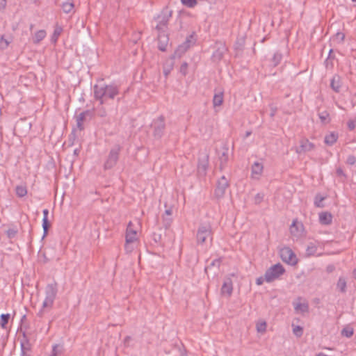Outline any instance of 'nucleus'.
Returning a JSON list of instances; mask_svg holds the SVG:
<instances>
[{"mask_svg":"<svg viewBox=\"0 0 356 356\" xmlns=\"http://www.w3.org/2000/svg\"><path fill=\"white\" fill-rule=\"evenodd\" d=\"M325 199V196H322L321 194H316L314 197V202L315 207L318 208H323L325 205L323 203V202L324 201Z\"/></svg>","mask_w":356,"mask_h":356,"instance_id":"c756f323","label":"nucleus"},{"mask_svg":"<svg viewBox=\"0 0 356 356\" xmlns=\"http://www.w3.org/2000/svg\"><path fill=\"white\" fill-rule=\"evenodd\" d=\"M80 153V149L76 148L74 150V155L78 156Z\"/></svg>","mask_w":356,"mask_h":356,"instance_id":"0e129e2a","label":"nucleus"},{"mask_svg":"<svg viewBox=\"0 0 356 356\" xmlns=\"http://www.w3.org/2000/svg\"><path fill=\"white\" fill-rule=\"evenodd\" d=\"M293 305L296 312L298 314H304L309 311V305L307 302H296Z\"/></svg>","mask_w":356,"mask_h":356,"instance_id":"a211bd4d","label":"nucleus"},{"mask_svg":"<svg viewBox=\"0 0 356 356\" xmlns=\"http://www.w3.org/2000/svg\"><path fill=\"white\" fill-rule=\"evenodd\" d=\"M353 334L354 329L349 325L344 327L341 330V335L347 338L351 337L353 335Z\"/></svg>","mask_w":356,"mask_h":356,"instance_id":"473e14b6","label":"nucleus"},{"mask_svg":"<svg viewBox=\"0 0 356 356\" xmlns=\"http://www.w3.org/2000/svg\"><path fill=\"white\" fill-rule=\"evenodd\" d=\"M356 162V157L353 155H349L346 159V163L353 165Z\"/></svg>","mask_w":356,"mask_h":356,"instance_id":"8fccbe9b","label":"nucleus"},{"mask_svg":"<svg viewBox=\"0 0 356 356\" xmlns=\"http://www.w3.org/2000/svg\"><path fill=\"white\" fill-rule=\"evenodd\" d=\"M345 39V34L341 32H337L332 38V42L336 44H342Z\"/></svg>","mask_w":356,"mask_h":356,"instance_id":"2f4dec72","label":"nucleus"},{"mask_svg":"<svg viewBox=\"0 0 356 356\" xmlns=\"http://www.w3.org/2000/svg\"><path fill=\"white\" fill-rule=\"evenodd\" d=\"M347 282L344 277H339L337 282V289L341 293L346 292Z\"/></svg>","mask_w":356,"mask_h":356,"instance_id":"b1692460","label":"nucleus"},{"mask_svg":"<svg viewBox=\"0 0 356 356\" xmlns=\"http://www.w3.org/2000/svg\"><path fill=\"white\" fill-rule=\"evenodd\" d=\"M276 113H277V108L273 106H270V118H273L275 115Z\"/></svg>","mask_w":356,"mask_h":356,"instance_id":"4d7b16f0","label":"nucleus"},{"mask_svg":"<svg viewBox=\"0 0 356 356\" xmlns=\"http://www.w3.org/2000/svg\"><path fill=\"white\" fill-rule=\"evenodd\" d=\"M80 113L81 114H83V117L84 118H86L87 116L91 118L92 116V115H93V111L87 110V111H85L81 112Z\"/></svg>","mask_w":356,"mask_h":356,"instance_id":"5fc2aeb1","label":"nucleus"},{"mask_svg":"<svg viewBox=\"0 0 356 356\" xmlns=\"http://www.w3.org/2000/svg\"><path fill=\"white\" fill-rule=\"evenodd\" d=\"M17 234V231L14 229H9L7 230V235L9 238H14Z\"/></svg>","mask_w":356,"mask_h":356,"instance_id":"603ef678","label":"nucleus"},{"mask_svg":"<svg viewBox=\"0 0 356 356\" xmlns=\"http://www.w3.org/2000/svg\"><path fill=\"white\" fill-rule=\"evenodd\" d=\"M317 356H327V355L325 354H323V353H319Z\"/></svg>","mask_w":356,"mask_h":356,"instance_id":"338daca9","label":"nucleus"},{"mask_svg":"<svg viewBox=\"0 0 356 356\" xmlns=\"http://www.w3.org/2000/svg\"><path fill=\"white\" fill-rule=\"evenodd\" d=\"M353 275L355 278L356 279V269L353 271Z\"/></svg>","mask_w":356,"mask_h":356,"instance_id":"774afa93","label":"nucleus"},{"mask_svg":"<svg viewBox=\"0 0 356 356\" xmlns=\"http://www.w3.org/2000/svg\"><path fill=\"white\" fill-rule=\"evenodd\" d=\"M348 127L350 130H353L355 128V121L349 120L348 122Z\"/></svg>","mask_w":356,"mask_h":356,"instance_id":"6e6d98bb","label":"nucleus"},{"mask_svg":"<svg viewBox=\"0 0 356 356\" xmlns=\"http://www.w3.org/2000/svg\"><path fill=\"white\" fill-rule=\"evenodd\" d=\"M226 48L225 47L218 48L212 55V58L215 61L220 60L224 55Z\"/></svg>","mask_w":356,"mask_h":356,"instance_id":"a878e982","label":"nucleus"},{"mask_svg":"<svg viewBox=\"0 0 356 356\" xmlns=\"http://www.w3.org/2000/svg\"><path fill=\"white\" fill-rule=\"evenodd\" d=\"M290 230L292 234L300 236L303 231V225L294 220L291 225Z\"/></svg>","mask_w":356,"mask_h":356,"instance_id":"f3484780","label":"nucleus"},{"mask_svg":"<svg viewBox=\"0 0 356 356\" xmlns=\"http://www.w3.org/2000/svg\"><path fill=\"white\" fill-rule=\"evenodd\" d=\"M9 42L3 36H1L0 40V47L4 49L7 48Z\"/></svg>","mask_w":356,"mask_h":356,"instance_id":"de8ad7c7","label":"nucleus"},{"mask_svg":"<svg viewBox=\"0 0 356 356\" xmlns=\"http://www.w3.org/2000/svg\"><path fill=\"white\" fill-rule=\"evenodd\" d=\"M233 290V284L231 278L227 277L224 280L223 284L221 288V293L223 295L230 296Z\"/></svg>","mask_w":356,"mask_h":356,"instance_id":"4468645a","label":"nucleus"},{"mask_svg":"<svg viewBox=\"0 0 356 356\" xmlns=\"http://www.w3.org/2000/svg\"><path fill=\"white\" fill-rule=\"evenodd\" d=\"M136 240L137 232L133 229V223L130 221L127 227L125 249L131 252L133 250L131 244Z\"/></svg>","mask_w":356,"mask_h":356,"instance_id":"6e6552de","label":"nucleus"},{"mask_svg":"<svg viewBox=\"0 0 356 356\" xmlns=\"http://www.w3.org/2000/svg\"><path fill=\"white\" fill-rule=\"evenodd\" d=\"M76 129H73L70 135L69 136V142L70 145H73L74 144V141L76 140V136L75 134Z\"/></svg>","mask_w":356,"mask_h":356,"instance_id":"49530a36","label":"nucleus"},{"mask_svg":"<svg viewBox=\"0 0 356 356\" xmlns=\"http://www.w3.org/2000/svg\"><path fill=\"white\" fill-rule=\"evenodd\" d=\"M335 269V266L333 265V264H329L327 267H326V271L328 273H330L332 272H333Z\"/></svg>","mask_w":356,"mask_h":356,"instance_id":"13d9d810","label":"nucleus"},{"mask_svg":"<svg viewBox=\"0 0 356 356\" xmlns=\"http://www.w3.org/2000/svg\"><path fill=\"white\" fill-rule=\"evenodd\" d=\"M264 170V165L261 163L256 161L251 168V177L254 179H259Z\"/></svg>","mask_w":356,"mask_h":356,"instance_id":"ddd939ff","label":"nucleus"},{"mask_svg":"<svg viewBox=\"0 0 356 356\" xmlns=\"http://www.w3.org/2000/svg\"><path fill=\"white\" fill-rule=\"evenodd\" d=\"M120 151L121 147L118 145L111 148L104 164V170H110L117 164Z\"/></svg>","mask_w":356,"mask_h":356,"instance_id":"20e7f679","label":"nucleus"},{"mask_svg":"<svg viewBox=\"0 0 356 356\" xmlns=\"http://www.w3.org/2000/svg\"><path fill=\"white\" fill-rule=\"evenodd\" d=\"M16 194L18 197H24L27 194L26 188L23 186H17L16 187Z\"/></svg>","mask_w":356,"mask_h":356,"instance_id":"e433bc0d","label":"nucleus"},{"mask_svg":"<svg viewBox=\"0 0 356 356\" xmlns=\"http://www.w3.org/2000/svg\"><path fill=\"white\" fill-rule=\"evenodd\" d=\"M74 8V3L70 2H65L62 4V9L65 13H70Z\"/></svg>","mask_w":356,"mask_h":356,"instance_id":"c9c22d12","label":"nucleus"},{"mask_svg":"<svg viewBox=\"0 0 356 356\" xmlns=\"http://www.w3.org/2000/svg\"><path fill=\"white\" fill-rule=\"evenodd\" d=\"M265 280V277H258L257 280H256V284L257 285H261L263 284L264 281Z\"/></svg>","mask_w":356,"mask_h":356,"instance_id":"bf43d9fd","label":"nucleus"},{"mask_svg":"<svg viewBox=\"0 0 356 356\" xmlns=\"http://www.w3.org/2000/svg\"><path fill=\"white\" fill-rule=\"evenodd\" d=\"M50 227L48 218H42L43 237L46 236Z\"/></svg>","mask_w":356,"mask_h":356,"instance_id":"ea45409f","label":"nucleus"},{"mask_svg":"<svg viewBox=\"0 0 356 356\" xmlns=\"http://www.w3.org/2000/svg\"><path fill=\"white\" fill-rule=\"evenodd\" d=\"M228 149L223 147L222 149L219 152V160L220 162V168L222 169L228 161Z\"/></svg>","mask_w":356,"mask_h":356,"instance_id":"4be33fe9","label":"nucleus"},{"mask_svg":"<svg viewBox=\"0 0 356 356\" xmlns=\"http://www.w3.org/2000/svg\"><path fill=\"white\" fill-rule=\"evenodd\" d=\"M62 31H63V28L60 26L56 25L54 29V33H53V35H52L51 39L52 42L56 43L57 42Z\"/></svg>","mask_w":356,"mask_h":356,"instance_id":"c85d7f7f","label":"nucleus"},{"mask_svg":"<svg viewBox=\"0 0 356 356\" xmlns=\"http://www.w3.org/2000/svg\"><path fill=\"white\" fill-rule=\"evenodd\" d=\"M221 264V259H216L213 261H211V263L206 268V270L208 268H211L213 266H217L218 268L220 267V265Z\"/></svg>","mask_w":356,"mask_h":356,"instance_id":"c03bdc74","label":"nucleus"},{"mask_svg":"<svg viewBox=\"0 0 356 356\" xmlns=\"http://www.w3.org/2000/svg\"><path fill=\"white\" fill-rule=\"evenodd\" d=\"M96 113L98 116H99L101 118H104V117L106 116L107 112H106V110L105 109V108L103 106V104H99V106H98L96 108Z\"/></svg>","mask_w":356,"mask_h":356,"instance_id":"58836bf2","label":"nucleus"},{"mask_svg":"<svg viewBox=\"0 0 356 356\" xmlns=\"http://www.w3.org/2000/svg\"><path fill=\"white\" fill-rule=\"evenodd\" d=\"M46 31L44 30H40L37 31L33 38V42L34 44H38L42 41L45 37H46Z\"/></svg>","mask_w":356,"mask_h":356,"instance_id":"bb28decb","label":"nucleus"},{"mask_svg":"<svg viewBox=\"0 0 356 356\" xmlns=\"http://www.w3.org/2000/svg\"><path fill=\"white\" fill-rule=\"evenodd\" d=\"M172 213V207H170V208L165 209V214H166L167 216H171Z\"/></svg>","mask_w":356,"mask_h":356,"instance_id":"680f3d73","label":"nucleus"},{"mask_svg":"<svg viewBox=\"0 0 356 356\" xmlns=\"http://www.w3.org/2000/svg\"><path fill=\"white\" fill-rule=\"evenodd\" d=\"M30 346L29 344L27 343V345L26 346L24 343H21V353L20 356H30L29 352H30Z\"/></svg>","mask_w":356,"mask_h":356,"instance_id":"f704fd0d","label":"nucleus"},{"mask_svg":"<svg viewBox=\"0 0 356 356\" xmlns=\"http://www.w3.org/2000/svg\"><path fill=\"white\" fill-rule=\"evenodd\" d=\"M171 15L172 11L168 8H165L162 10L161 13L154 18L157 22L156 29L158 31V33H165V28Z\"/></svg>","mask_w":356,"mask_h":356,"instance_id":"39448f33","label":"nucleus"},{"mask_svg":"<svg viewBox=\"0 0 356 356\" xmlns=\"http://www.w3.org/2000/svg\"><path fill=\"white\" fill-rule=\"evenodd\" d=\"M58 293V286L56 282L48 284L44 290L45 298L42 302V307L39 310L37 316L43 317L45 313L50 311L53 306L54 300Z\"/></svg>","mask_w":356,"mask_h":356,"instance_id":"f03ea898","label":"nucleus"},{"mask_svg":"<svg viewBox=\"0 0 356 356\" xmlns=\"http://www.w3.org/2000/svg\"><path fill=\"white\" fill-rule=\"evenodd\" d=\"M6 6V0H0V10L5 8Z\"/></svg>","mask_w":356,"mask_h":356,"instance_id":"052dcab7","label":"nucleus"},{"mask_svg":"<svg viewBox=\"0 0 356 356\" xmlns=\"http://www.w3.org/2000/svg\"><path fill=\"white\" fill-rule=\"evenodd\" d=\"M336 173L339 177H343L345 179L346 178V175L343 172V170L341 168H337Z\"/></svg>","mask_w":356,"mask_h":356,"instance_id":"864d4df0","label":"nucleus"},{"mask_svg":"<svg viewBox=\"0 0 356 356\" xmlns=\"http://www.w3.org/2000/svg\"><path fill=\"white\" fill-rule=\"evenodd\" d=\"M338 134L336 132H330L325 136L324 142L326 145L332 146L334 145L338 139Z\"/></svg>","mask_w":356,"mask_h":356,"instance_id":"5701e85b","label":"nucleus"},{"mask_svg":"<svg viewBox=\"0 0 356 356\" xmlns=\"http://www.w3.org/2000/svg\"><path fill=\"white\" fill-rule=\"evenodd\" d=\"M266 329V322H261L260 323L257 324V330L259 332H264Z\"/></svg>","mask_w":356,"mask_h":356,"instance_id":"a18cd8bd","label":"nucleus"},{"mask_svg":"<svg viewBox=\"0 0 356 356\" xmlns=\"http://www.w3.org/2000/svg\"><path fill=\"white\" fill-rule=\"evenodd\" d=\"M49 356H65V348L61 344H54Z\"/></svg>","mask_w":356,"mask_h":356,"instance_id":"412c9836","label":"nucleus"},{"mask_svg":"<svg viewBox=\"0 0 356 356\" xmlns=\"http://www.w3.org/2000/svg\"><path fill=\"white\" fill-rule=\"evenodd\" d=\"M280 255L282 260L288 264L296 265L298 262L295 253L289 247H283L280 248Z\"/></svg>","mask_w":356,"mask_h":356,"instance_id":"0eeeda50","label":"nucleus"},{"mask_svg":"<svg viewBox=\"0 0 356 356\" xmlns=\"http://www.w3.org/2000/svg\"><path fill=\"white\" fill-rule=\"evenodd\" d=\"M187 69H188V63L184 62L181 64L180 67V73L182 74L184 76H185L187 74Z\"/></svg>","mask_w":356,"mask_h":356,"instance_id":"09e8293b","label":"nucleus"},{"mask_svg":"<svg viewBox=\"0 0 356 356\" xmlns=\"http://www.w3.org/2000/svg\"><path fill=\"white\" fill-rule=\"evenodd\" d=\"M94 97L104 104L106 99H113L118 95L119 88L115 84H95L93 86Z\"/></svg>","mask_w":356,"mask_h":356,"instance_id":"f257e3e1","label":"nucleus"},{"mask_svg":"<svg viewBox=\"0 0 356 356\" xmlns=\"http://www.w3.org/2000/svg\"><path fill=\"white\" fill-rule=\"evenodd\" d=\"M315 149V145L308 139H302L300 141V147L297 149L296 152L298 154L305 153L312 151Z\"/></svg>","mask_w":356,"mask_h":356,"instance_id":"f8f14e48","label":"nucleus"},{"mask_svg":"<svg viewBox=\"0 0 356 356\" xmlns=\"http://www.w3.org/2000/svg\"><path fill=\"white\" fill-rule=\"evenodd\" d=\"M293 333L296 336V337H301L302 335V333H303V329L302 327L299 326V325H296L294 326L293 325Z\"/></svg>","mask_w":356,"mask_h":356,"instance_id":"79ce46f5","label":"nucleus"},{"mask_svg":"<svg viewBox=\"0 0 356 356\" xmlns=\"http://www.w3.org/2000/svg\"><path fill=\"white\" fill-rule=\"evenodd\" d=\"M174 58L175 56H173L170 60L166 61L163 65V74L165 76H168L173 69Z\"/></svg>","mask_w":356,"mask_h":356,"instance_id":"393cba45","label":"nucleus"},{"mask_svg":"<svg viewBox=\"0 0 356 356\" xmlns=\"http://www.w3.org/2000/svg\"><path fill=\"white\" fill-rule=\"evenodd\" d=\"M317 245L314 243H309L306 249V254L307 256H313L315 255L317 252Z\"/></svg>","mask_w":356,"mask_h":356,"instance_id":"cd10ccee","label":"nucleus"},{"mask_svg":"<svg viewBox=\"0 0 356 356\" xmlns=\"http://www.w3.org/2000/svg\"><path fill=\"white\" fill-rule=\"evenodd\" d=\"M152 127L153 129V134L154 137L160 138L163 134L165 124L164 118L162 116L159 117L154 120L152 123Z\"/></svg>","mask_w":356,"mask_h":356,"instance_id":"9d476101","label":"nucleus"},{"mask_svg":"<svg viewBox=\"0 0 356 356\" xmlns=\"http://www.w3.org/2000/svg\"><path fill=\"white\" fill-rule=\"evenodd\" d=\"M318 117L323 124H327L330 122V114L327 111L318 113Z\"/></svg>","mask_w":356,"mask_h":356,"instance_id":"72a5a7b5","label":"nucleus"},{"mask_svg":"<svg viewBox=\"0 0 356 356\" xmlns=\"http://www.w3.org/2000/svg\"><path fill=\"white\" fill-rule=\"evenodd\" d=\"M282 58V56L280 53H275L272 58L273 65L277 66L280 63Z\"/></svg>","mask_w":356,"mask_h":356,"instance_id":"a19ab883","label":"nucleus"},{"mask_svg":"<svg viewBox=\"0 0 356 356\" xmlns=\"http://www.w3.org/2000/svg\"><path fill=\"white\" fill-rule=\"evenodd\" d=\"M209 165V156L207 154H203L199 157L197 164V173L200 176L204 177L207 174V170Z\"/></svg>","mask_w":356,"mask_h":356,"instance_id":"9b49d317","label":"nucleus"},{"mask_svg":"<svg viewBox=\"0 0 356 356\" xmlns=\"http://www.w3.org/2000/svg\"><path fill=\"white\" fill-rule=\"evenodd\" d=\"M181 1L184 5L189 8H193L197 4L196 0H181Z\"/></svg>","mask_w":356,"mask_h":356,"instance_id":"37998d69","label":"nucleus"},{"mask_svg":"<svg viewBox=\"0 0 356 356\" xmlns=\"http://www.w3.org/2000/svg\"><path fill=\"white\" fill-rule=\"evenodd\" d=\"M229 186L227 178L222 175L217 181L216 188L215 189V196L217 198H222Z\"/></svg>","mask_w":356,"mask_h":356,"instance_id":"1a4fd4ad","label":"nucleus"},{"mask_svg":"<svg viewBox=\"0 0 356 356\" xmlns=\"http://www.w3.org/2000/svg\"><path fill=\"white\" fill-rule=\"evenodd\" d=\"M207 239L212 240L211 226L209 223L201 224L197 232V241L198 244H203Z\"/></svg>","mask_w":356,"mask_h":356,"instance_id":"7ed1b4c3","label":"nucleus"},{"mask_svg":"<svg viewBox=\"0 0 356 356\" xmlns=\"http://www.w3.org/2000/svg\"><path fill=\"white\" fill-rule=\"evenodd\" d=\"M264 199V194L257 193L254 197V202L256 204H259Z\"/></svg>","mask_w":356,"mask_h":356,"instance_id":"3c124183","label":"nucleus"},{"mask_svg":"<svg viewBox=\"0 0 356 356\" xmlns=\"http://www.w3.org/2000/svg\"><path fill=\"white\" fill-rule=\"evenodd\" d=\"M330 87L336 92H339L341 88V77L335 74L332 76L330 81Z\"/></svg>","mask_w":356,"mask_h":356,"instance_id":"dca6fc26","label":"nucleus"},{"mask_svg":"<svg viewBox=\"0 0 356 356\" xmlns=\"http://www.w3.org/2000/svg\"><path fill=\"white\" fill-rule=\"evenodd\" d=\"M86 118L83 117V114L79 113L76 116V129L80 131L83 130V122Z\"/></svg>","mask_w":356,"mask_h":356,"instance_id":"7c9ffc66","label":"nucleus"},{"mask_svg":"<svg viewBox=\"0 0 356 356\" xmlns=\"http://www.w3.org/2000/svg\"><path fill=\"white\" fill-rule=\"evenodd\" d=\"M10 318V314H2L0 316V325L1 326L4 328L6 325V324L8 323Z\"/></svg>","mask_w":356,"mask_h":356,"instance_id":"4c0bfd02","label":"nucleus"},{"mask_svg":"<svg viewBox=\"0 0 356 356\" xmlns=\"http://www.w3.org/2000/svg\"><path fill=\"white\" fill-rule=\"evenodd\" d=\"M43 218H48V216H49V210L45 209L43 210Z\"/></svg>","mask_w":356,"mask_h":356,"instance_id":"e2e57ef3","label":"nucleus"},{"mask_svg":"<svg viewBox=\"0 0 356 356\" xmlns=\"http://www.w3.org/2000/svg\"><path fill=\"white\" fill-rule=\"evenodd\" d=\"M158 40H159V49L165 51L166 50V46L168 41V38L165 33H158Z\"/></svg>","mask_w":356,"mask_h":356,"instance_id":"6ab92c4d","label":"nucleus"},{"mask_svg":"<svg viewBox=\"0 0 356 356\" xmlns=\"http://www.w3.org/2000/svg\"><path fill=\"white\" fill-rule=\"evenodd\" d=\"M332 216L330 213L325 211L319 213V222L321 225H328L332 223Z\"/></svg>","mask_w":356,"mask_h":356,"instance_id":"aec40b11","label":"nucleus"},{"mask_svg":"<svg viewBox=\"0 0 356 356\" xmlns=\"http://www.w3.org/2000/svg\"><path fill=\"white\" fill-rule=\"evenodd\" d=\"M285 272V270L282 264H277L270 267L265 273V281L266 282H271L279 278Z\"/></svg>","mask_w":356,"mask_h":356,"instance_id":"423d86ee","label":"nucleus"},{"mask_svg":"<svg viewBox=\"0 0 356 356\" xmlns=\"http://www.w3.org/2000/svg\"><path fill=\"white\" fill-rule=\"evenodd\" d=\"M224 101V92L222 90H216L213 98V105L214 107L220 106Z\"/></svg>","mask_w":356,"mask_h":356,"instance_id":"2eb2a0df","label":"nucleus"},{"mask_svg":"<svg viewBox=\"0 0 356 356\" xmlns=\"http://www.w3.org/2000/svg\"><path fill=\"white\" fill-rule=\"evenodd\" d=\"M164 221L166 225H170V223L171 222L170 219L164 218Z\"/></svg>","mask_w":356,"mask_h":356,"instance_id":"69168bd1","label":"nucleus"}]
</instances>
